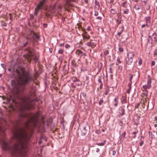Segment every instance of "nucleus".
Returning a JSON list of instances; mask_svg holds the SVG:
<instances>
[{"mask_svg":"<svg viewBox=\"0 0 157 157\" xmlns=\"http://www.w3.org/2000/svg\"><path fill=\"white\" fill-rule=\"evenodd\" d=\"M121 113L120 114L121 116H122V115H124V108H122L121 109Z\"/></svg>","mask_w":157,"mask_h":157,"instance_id":"22","label":"nucleus"},{"mask_svg":"<svg viewBox=\"0 0 157 157\" xmlns=\"http://www.w3.org/2000/svg\"><path fill=\"white\" fill-rule=\"evenodd\" d=\"M147 85H145L143 86L144 90L146 92H147V89H149L151 87V78L149 75L147 76Z\"/></svg>","mask_w":157,"mask_h":157,"instance_id":"6","label":"nucleus"},{"mask_svg":"<svg viewBox=\"0 0 157 157\" xmlns=\"http://www.w3.org/2000/svg\"><path fill=\"white\" fill-rule=\"evenodd\" d=\"M138 63L140 65H141L142 63V59L141 58H139Z\"/></svg>","mask_w":157,"mask_h":157,"instance_id":"24","label":"nucleus"},{"mask_svg":"<svg viewBox=\"0 0 157 157\" xmlns=\"http://www.w3.org/2000/svg\"><path fill=\"white\" fill-rule=\"evenodd\" d=\"M24 59L29 62H30L31 60H33L35 61H37L38 57L35 56L31 52L29 51L27 54L24 55Z\"/></svg>","mask_w":157,"mask_h":157,"instance_id":"4","label":"nucleus"},{"mask_svg":"<svg viewBox=\"0 0 157 157\" xmlns=\"http://www.w3.org/2000/svg\"><path fill=\"white\" fill-rule=\"evenodd\" d=\"M64 43L61 44H60L59 46H64Z\"/></svg>","mask_w":157,"mask_h":157,"instance_id":"43","label":"nucleus"},{"mask_svg":"<svg viewBox=\"0 0 157 157\" xmlns=\"http://www.w3.org/2000/svg\"><path fill=\"white\" fill-rule=\"evenodd\" d=\"M70 45H68V44H65V47L67 49H68L70 48Z\"/></svg>","mask_w":157,"mask_h":157,"instance_id":"28","label":"nucleus"},{"mask_svg":"<svg viewBox=\"0 0 157 157\" xmlns=\"http://www.w3.org/2000/svg\"><path fill=\"white\" fill-rule=\"evenodd\" d=\"M150 17H147L146 18V25L147 28L149 27L150 25Z\"/></svg>","mask_w":157,"mask_h":157,"instance_id":"10","label":"nucleus"},{"mask_svg":"<svg viewBox=\"0 0 157 157\" xmlns=\"http://www.w3.org/2000/svg\"><path fill=\"white\" fill-rule=\"evenodd\" d=\"M96 18L97 19H101V17H97Z\"/></svg>","mask_w":157,"mask_h":157,"instance_id":"45","label":"nucleus"},{"mask_svg":"<svg viewBox=\"0 0 157 157\" xmlns=\"http://www.w3.org/2000/svg\"><path fill=\"white\" fill-rule=\"evenodd\" d=\"M134 54L133 52H131L128 53V58L132 59L134 58Z\"/></svg>","mask_w":157,"mask_h":157,"instance_id":"11","label":"nucleus"},{"mask_svg":"<svg viewBox=\"0 0 157 157\" xmlns=\"http://www.w3.org/2000/svg\"><path fill=\"white\" fill-rule=\"evenodd\" d=\"M98 12L95 13V15H98Z\"/></svg>","mask_w":157,"mask_h":157,"instance_id":"50","label":"nucleus"},{"mask_svg":"<svg viewBox=\"0 0 157 157\" xmlns=\"http://www.w3.org/2000/svg\"><path fill=\"white\" fill-rule=\"evenodd\" d=\"M33 101H29L27 103L24 102L23 104V109H32L33 107Z\"/></svg>","mask_w":157,"mask_h":157,"instance_id":"5","label":"nucleus"},{"mask_svg":"<svg viewBox=\"0 0 157 157\" xmlns=\"http://www.w3.org/2000/svg\"><path fill=\"white\" fill-rule=\"evenodd\" d=\"M98 82L99 83H101V79L100 78H98Z\"/></svg>","mask_w":157,"mask_h":157,"instance_id":"39","label":"nucleus"},{"mask_svg":"<svg viewBox=\"0 0 157 157\" xmlns=\"http://www.w3.org/2000/svg\"><path fill=\"white\" fill-rule=\"evenodd\" d=\"M7 25V24L5 22H2V23L1 25L2 26H6Z\"/></svg>","mask_w":157,"mask_h":157,"instance_id":"25","label":"nucleus"},{"mask_svg":"<svg viewBox=\"0 0 157 157\" xmlns=\"http://www.w3.org/2000/svg\"><path fill=\"white\" fill-rule=\"evenodd\" d=\"M44 118L43 117H42V118H41V119H42V120H43L44 119Z\"/></svg>","mask_w":157,"mask_h":157,"instance_id":"55","label":"nucleus"},{"mask_svg":"<svg viewBox=\"0 0 157 157\" xmlns=\"http://www.w3.org/2000/svg\"><path fill=\"white\" fill-rule=\"evenodd\" d=\"M89 36H86L85 35H84L83 36V39L84 40H86L87 39L89 38Z\"/></svg>","mask_w":157,"mask_h":157,"instance_id":"16","label":"nucleus"},{"mask_svg":"<svg viewBox=\"0 0 157 157\" xmlns=\"http://www.w3.org/2000/svg\"><path fill=\"white\" fill-rule=\"evenodd\" d=\"M154 127L155 128L157 127V123H155L154 124Z\"/></svg>","mask_w":157,"mask_h":157,"instance_id":"48","label":"nucleus"},{"mask_svg":"<svg viewBox=\"0 0 157 157\" xmlns=\"http://www.w3.org/2000/svg\"><path fill=\"white\" fill-rule=\"evenodd\" d=\"M105 140L103 143H97L96 144L98 146H102L104 145L105 142Z\"/></svg>","mask_w":157,"mask_h":157,"instance_id":"18","label":"nucleus"},{"mask_svg":"<svg viewBox=\"0 0 157 157\" xmlns=\"http://www.w3.org/2000/svg\"><path fill=\"white\" fill-rule=\"evenodd\" d=\"M9 107H11V108H12V105H11L10 106H9Z\"/></svg>","mask_w":157,"mask_h":157,"instance_id":"58","label":"nucleus"},{"mask_svg":"<svg viewBox=\"0 0 157 157\" xmlns=\"http://www.w3.org/2000/svg\"><path fill=\"white\" fill-rule=\"evenodd\" d=\"M39 115L38 113L34 114L31 118L25 124V126L27 127L30 124L34 125V126H37V124L38 122V117Z\"/></svg>","mask_w":157,"mask_h":157,"instance_id":"3","label":"nucleus"},{"mask_svg":"<svg viewBox=\"0 0 157 157\" xmlns=\"http://www.w3.org/2000/svg\"><path fill=\"white\" fill-rule=\"evenodd\" d=\"M44 25H46V24H44Z\"/></svg>","mask_w":157,"mask_h":157,"instance_id":"61","label":"nucleus"},{"mask_svg":"<svg viewBox=\"0 0 157 157\" xmlns=\"http://www.w3.org/2000/svg\"><path fill=\"white\" fill-rule=\"evenodd\" d=\"M134 8L136 10H138L140 9V7L139 5H136L134 7Z\"/></svg>","mask_w":157,"mask_h":157,"instance_id":"15","label":"nucleus"},{"mask_svg":"<svg viewBox=\"0 0 157 157\" xmlns=\"http://www.w3.org/2000/svg\"><path fill=\"white\" fill-rule=\"evenodd\" d=\"M13 140L17 141L13 147H10L8 144L4 140L2 141L1 146L3 149L8 151L12 154L18 153L21 157L25 156L27 155V143L30 136L26 133L24 129L17 128L13 131Z\"/></svg>","mask_w":157,"mask_h":157,"instance_id":"1","label":"nucleus"},{"mask_svg":"<svg viewBox=\"0 0 157 157\" xmlns=\"http://www.w3.org/2000/svg\"><path fill=\"white\" fill-rule=\"evenodd\" d=\"M59 9H61L62 8V6H59Z\"/></svg>","mask_w":157,"mask_h":157,"instance_id":"52","label":"nucleus"},{"mask_svg":"<svg viewBox=\"0 0 157 157\" xmlns=\"http://www.w3.org/2000/svg\"><path fill=\"white\" fill-rule=\"evenodd\" d=\"M147 26L146 25H145V24H144V25H142V28H143V27H144L145 26Z\"/></svg>","mask_w":157,"mask_h":157,"instance_id":"46","label":"nucleus"},{"mask_svg":"<svg viewBox=\"0 0 157 157\" xmlns=\"http://www.w3.org/2000/svg\"><path fill=\"white\" fill-rule=\"evenodd\" d=\"M127 3V2L125 1L123 2L122 4L121 5V6L124 7H126V5Z\"/></svg>","mask_w":157,"mask_h":157,"instance_id":"21","label":"nucleus"},{"mask_svg":"<svg viewBox=\"0 0 157 157\" xmlns=\"http://www.w3.org/2000/svg\"><path fill=\"white\" fill-rule=\"evenodd\" d=\"M109 87H108L107 88L106 91V93L105 94V95H107L108 93L109 92Z\"/></svg>","mask_w":157,"mask_h":157,"instance_id":"27","label":"nucleus"},{"mask_svg":"<svg viewBox=\"0 0 157 157\" xmlns=\"http://www.w3.org/2000/svg\"><path fill=\"white\" fill-rule=\"evenodd\" d=\"M131 83H129L128 84L129 88H128V89L127 90V92L128 94H129L130 90H131Z\"/></svg>","mask_w":157,"mask_h":157,"instance_id":"14","label":"nucleus"},{"mask_svg":"<svg viewBox=\"0 0 157 157\" xmlns=\"http://www.w3.org/2000/svg\"><path fill=\"white\" fill-rule=\"evenodd\" d=\"M83 130L85 131V132L83 133V134L85 135L86 133V130L85 129H84Z\"/></svg>","mask_w":157,"mask_h":157,"instance_id":"44","label":"nucleus"},{"mask_svg":"<svg viewBox=\"0 0 157 157\" xmlns=\"http://www.w3.org/2000/svg\"><path fill=\"white\" fill-rule=\"evenodd\" d=\"M86 44L88 46L91 47L92 48H94L96 45L94 41L93 40H90L89 42H87Z\"/></svg>","mask_w":157,"mask_h":157,"instance_id":"9","label":"nucleus"},{"mask_svg":"<svg viewBox=\"0 0 157 157\" xmlns=\"http://www.w3.org/2000/svg\"><path fill=\"white\" fill-rule=\"evenodd\" d=\"M96 132L98 133H100L101 131L99 130H97L96 131Z\"/></svg>","mask_w":157,"mask_h":157,"instance_id":"35","label":"nucleus"},{"mask_svg":"<svg viewBox=\"0 0 157 157\" xmlns=\"http://www.w3.org/2000/svg\"><path fill=\"white\" fill-rule=\"evenodd\" d=\"M106 54L108 53V52L107 51H106Z\"/></svg>","mask_w":157,"mask_h":157,"instance_id":"57","label":"nucleus"},{"mask_svg":"<svg viewBox=\"0 0 157 157\" xmlns=\"http://www.w3.org/2000/svg\"><path fill=\"white\" fill-rule=\"evenodd\" d=\"M133 61V59H130L128 58V60L127 61V63L128 65H131Z\"/></svg>","mask_w":157,"mask_h":157,"instance_id":"13","label":"nucleus"},{"mask_svg":"<svg viewBox=\"0 0 157 157\" xmlns=\"http://www.w3.org/2000/svg\"><path fill=\"white\" fill-rule=\"evenodd\" d=\"M87 30L88 31H90V26L88 27L87 28Z\"/></svg>","mask_w":157,"mask_h":157,"instance_id":"38","label":"nucleus"},{"mask_svg":"<svg viewBox=\"0 0 157 157\" xmlns=\"http://www.w3.org/2000/svg\"><path fill=\"white\" fill-rule=\"evenodd\" d=\"M137 133L136 132H133V134H135L134 136V138H135L136 137V134Z\"/></svg>","mask_w":157,"mask_h":157,"instance_id":"37","label":"nucleus"},{"mask_svg":"<svg viewBox=\"0 0 157 157\" xmlns=\"http://www.w3.org/2000/svg\"><path fill=\"white\" fill-rule=\"evenodd\" d=\"M119 50L120 52H123L124 51L123 49L121 48H119Z\"/></svg>","mask_w":157,"mask_h":157,"instance_id":"33","label":"nucleus"},{"mask_svg":"<svg viewBox=\"0 0 157 157\" xmlns=\"http://www.w3.org/2000/svg\"><path fill=\"white\" fill-rule=\"evenodd\" d=\"M116 152L115 151H113V155H115V154H116Z\"/></svg>","mask_w":157,"mask_h":157,"instance_id":"41","label":"nucleus"},{"mask_svg":"<svg viewBox=\"0 0 157 157\" xmlns=\"http://www.w3.org/2000/svg\"><path fill=\"white\" fill-rule=\"evenodd\" d=\"M111 12L113 14H115L117 13V11L115 9H112L111 10Z\"/></svg>","mask_w":157,"mask_h":157,"instance_id":"19","label":"nucleus"},{"mask_svg":"<svg viewBox=\"0 0 157 157\" xmlns=\"http://www.w3.org/2000/svg\"><path fill=\"white\" fill-rule=\"evenodd\" d=\"M69 1H75V0H68Z\"/></svg>","mask_w":157,"mask_h":157,"instance_id":"53","label":"nucleus"},{"mask_svg":"<svg viewBox=\"0 0 157 157\" xmlns=\"http://www.w3.org/2000/svg\"><path fill=\"white\" fill-rule=\"evenodd\" d=\"M156 10H157V7H156Z\"/></svg>","mask_w":157,"mask_h":157,"instance_id":"62","label":"nucleus"},{"mask_svg":"<svg viewBox=\"0 0 157 157\" xmlns=\"http://www.w3.org/2000/svg\"><path fill=\"white\" fill-rule=\"evenodd\" d=\"M133 76L132 75H131L130 78V81H131L132 78Z\"/></svg>","mask_w":157,"mask_h":157,"instance_id":"42","label":"nucleus"},{"mask_svg":"<svg viewBox=\"0 0 157 157\" xmlns=\"http://www.w3.org/2000/svg\"><path fill=\"white\" fill-rule=\"evenodd\" d=\"M154 122L155 123H157V116H155L154 117Z\"/></svg>","mask_w":157,"mask_h":157,"instance_id":"26","label":"nucleus"},{"mask_svg":"<svg viewBox=\"0 0 157 157\" xmlns=\"http://www.w3.org/2000/svg\"><path fill=\"white\" fill-rule=\"evenodd\" d=\"M143 144V142H141L140 143V146H142V145Z\"/></svg>","mask_w":157,"mask_h":157,"instance_id":"47","label":"nucleus"},{"mask_svg":"<svg viewBox=\"0 0 157 157\" xmlns=\"http://www.w3.org/2000/svg\"><path fill=\"white\" fill-rule=\"evenodd\" d=\"M78 80L77 79H76V81H78Z\"/></svg>","mask_w":157,"mask_h":157,"instance_id":"59","label":"nucleus"},{"mask_svg":"<svg viewBox=\"0 0 157 157\" xmlns=\"http://www.w3.org/2000/svg\"><path fill=\"white\" fill-rule=\"evenodd\" d=\"M156 135H157V132H156Z\"/></svg>","mask_w":157,"mask_h":157,"instance_id":"64","label":"nucleus"},{"mask_svg":"<svg viewBox=\"0 0 157 157\" xmlns=\"http://www.w3.org/2000/svg\"><path fill=\"white\" fill-rule=\"evenodd\" d=\"M117 61L119 63H121V62L120 60V59H119L118 58L117 59Z\"/></svg>","mask_w":157,"mask_h":157,"instance_id":"40","label":"nucleus"},{"mask_svg":"<svg viewBox=\"0 0 157 157\" xmlns=\"http://www.w3.org/2000/svg\"><path fill=\"white\" fill-rule=\"evenodd\" d=\"M126 132H124L122 134L121 136L120 140H121L123 141L125 137Z\"/></svg>","mask_w":157,"mask_h":157,"instance_id":"12","label":"nucleus"},{"mask_svg":"<svg viewBox=\"0 0 157 157\" xmlns=\"http://www.w3.org/2000/svg\"><path fill=\"white\" fill-rule=\"evenodd\" d=\"M103 102V100L102 99H101L99 101V105H101Z\"/></svg>","mask_w":157,"mask_h":157,"instance_id":"29","label":"nucleus"},{"mask_svg":"<svg viewBox=\"0 0 157 157\" xmlns=\"http://www.w3.org/2000/svg\"><path fill=\"white\" fill-rule=\"evenodd\" d=\"M121 34V33L120 32H119L117 33V35L119 36H120Z\"/></svg>","mask_w":157,"mask_h":157,"instance_id":"49","label":"nucleus"},{"mask_svg":"<svg viewBox=\"0 0 157 157\" xmlns=\"http://www.w3.org/2000/svg\"><path fill=\"white\" fill-rule=\"evenodd\" d=\"M76 53L78 55H82V52L80 50H78L76 52Z\"/></svg>","mask_w":157,"mask_h":157,"instance_id":"17","label":"nucleus"},{"mask_svg":"<svg viewBox=\"0 0 157 157\" xmlns=\"http://www.w3.org/2000/svg\"><path fill=\"white\" fill-rule=\"evenodd\" d=\"M31 35L32 36L33 40L36 41L38 40L39 39V36L38 35L36 34L34 32H32L31 33Z\"/></svg>","mask_w":157,"mask_h":157,"instance_id":"8","label":"nucleus"},{"mask_svg":"<svg viewBox=\"0 0 157 157\" xmlns=\"http://www.w3.org/2000/svg\"><path fill=\"white\" fill-rule=\"evenodd\" d=\"M144 95H145L146 96L147 95V94L146 93L145 94V93H144Z\"/></svg>","mask_w":157,"mask_h":157,"instance_id":"54","label":"nucleus"},{"mask_svg":"<svg viewBox=\"0 0 157 157\" xmlns=\"http://www.w3.org/2000/svg\"><path fill=\"white\" fill-rule=\"evenodd\" d=\"M86 3H87V1H86Z\"/></svg>","mask_w":157,"mask_h":157,"instance_id":"60","label":"nucleus"},{"mask_svg":"<svg viewBox=\"0 0 157 157\" xmlns=\"http://www.w3.org/2000/svg\"><path fill=\"white\" fill-rule=\"evenodd\" d=\"M8 70L9 71H11V69H10V68H9L8 69Z\"/></svg>","mask_w":157,"mask_h":157,"instance_id":"51","label":"nucleus"},{"mask_svg":"<svg viewBox=\"0 0 157 157\" xmlns=\"http://www.w3.org/2000/svg\"><path fill=\"white\" fill-rule=\"evenodd\" d=\"M45 0H42L38 5L37 7L35 9V14L36 15V13L39 11V10L42 8L43 4Z\"/></svg>","mask_w":157,"mask_h":157,"instance_id":"7","label":"nucleus"},{"mask_svg":"<svg viewBox=\"0 0 157 157\" xmlns=\"http://www.w3.org/2000/svg\"><path fill=\"white\" fill-rule=\"evenodd\" d=\"M16 72L19 78L20 84H25L33 80L32 76L29 74V71L25 70L24 68L18 67L16 70Z\"/></svg>","mask_w":157,"mask_h":157,"instance_id":"2","label":"nucleus"},{"mask_svg":"<svg viewBox=\"0 0 157 157\" xmlns=\"http://www.w3.org/2000/svg\"><path fill=\"white\" fill-rule=\"evenodd\" d=\"M11 99V97H10L9 98H8L7 99L6 101L7 102H9L10 101V100Z\"/></svg>","mask_w":157,"mask_h":157,"instance_id":"30","label":"nucleus"},{"mask_svg":"<svg viewBox=\"0 0 157 157\" xmlns=\"http://www.w3.org/2000/svg\"><path fill=\"white\" fill-rule=\"evenodd\" d=\"M124 12L125 14H127L128 13V10L127 9L126 10L124 11Z\"/></svg>","mask_w":157,"mask_h":157,"instance_id":"34","label":"nucleus"},{"mask_svg":"<svg viewBox=\"0 0 157 157\" xmlns=\"http://www.w3.org/2000/svg\"><path fill=\"white\" fill-rule=\"evenodd\" d=\"M139 105H140L139 103H138V104L137 105H135V108H137L138 107V106Z\"/></svg>","mask_w":157,"mask_h":157,"instance_id":"36","label":"nucleus"},{"mask_svg":"<svg viewBox=\"0 0 157 157\" xmlns=\"http://www.w3.org/2000/svg\"><path fill=\"white\" fill-rule=\"evenodd\" d=\"M115 101V103L114 104V106L116 107L118 104V102L117 101V99L116 98H115L114 99Z\"/></svg>","mask_w":157,"mask_h":157,"instance_id":"20","label":"nucleus"},{"mask_svg":"<svg viewBox=\"0 0 157 157\" xmlns=\"http://www.w3.org/2000/svg\"><path fill=\"white\" fill-rule=\"evenodd\" d=\"M58 52L59 54H62L63 52V50L62 49H60Z\"/></svg>","mask_w":157,"mask_h":157,"instance_id":"23","label":"nucleus"},{"mask_svg":"<svg viewBox=\"0 0 157 157\" xmlns=\"http://www.w3.org/2000/svg\"><path fill=\"white\" fill-rule=\"evenodd\" d=\"M102 132H104V131H105V130H104V129H102Z\"/></svg>","mask_w":157,"mask_h":157,"instance_id":"56","label":"nucleus"},{"mask_svg":"<svg viewBox=\"0 0 157 157\" xmlns=\"http://www.w3.org/2000/svg\"><path fill=\"white\" fill-rule=\"evenodd\" d=\"M154 39L155 40L156 42H157V34H156L155 35V36L154 37Z\"/></svg>","mask_w":157,"mask_h":157,"instance_id":"32","label":"nucleus"},{"mask_svg":"<svg viewBox=\"0 0 157 157\" xmlns=\"http://www.w3.org/2000/svg\"><path fill=\"white\" fill-rule=\"evenodd\" d=\"M155 64V61H152L151 63V66H153Z\"/></svg>","mask_w":157,"mask_h":157,"instance_id":"31","label":"nucleus"},{"mask_svg":"<svg viewBox=\"0 0 157 157\" xmlns=\"http://www.w3.org/2000/svg\"><path fill=\"white\" fill-rule=\"evenodd\" d=\"M46 26V25H44V27H45Z\"/></svg>","mask_w":157,"mask_h":157,"instance_id":"63","label":"nucleus"}]
</instances>
